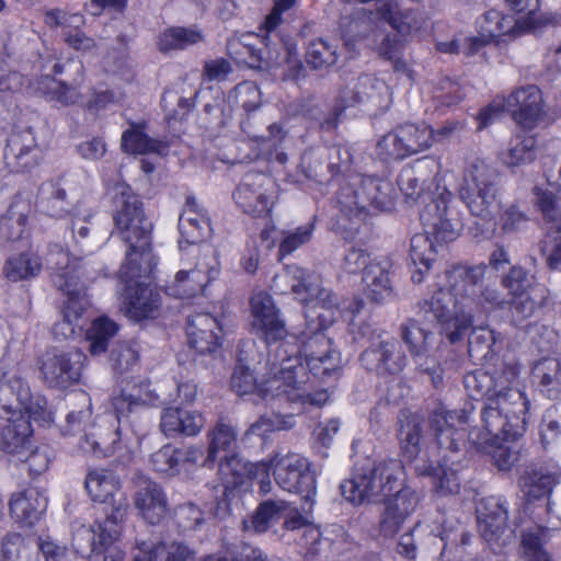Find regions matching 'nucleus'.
Segmentation results:
<instances>
[{
	"label": "nucleus",
	"instance_id": "1",
	"mask_svg": "<svg viewBox=\"0 0 561 561\" xmlns=\"http://www.w3.org/2000/svg\"><path fill=\"white\" fill-rule=\"evenodd\" d=\"M519 366L501 362L488 370L478 369L463 377V385L473 399L485 400L482 410L483 430H471L468 439L479 448L491 451L496 467L511 470L519 459L514 442L523 435L528 401L517 388Z\"/></svg>",
	"mask_w": 561,
	"mask_h": 561
},
{
	"label": "nucleus",
	"instance_id": "2",
	"mask_svg": "<svg viewBox=\"0 0 561 561\" xmlns=\"http://www.w3.org/2000/svg\"><path fill=\"white\" fill-rule=\"evenodd\" d=\"M469 423L466 411H435L431 428L435 442L428 443L425 423L416 414L402 413L400 416L399 442L403 457L413 465L419 476L432 479L434 492L439 496L456 494L460 490L457 472L447 463L465 444Z\"/></svg>",
	"mask_w": 561,
	"mask_h": 561
},
{
	"label": "nucleus",
	"instance_id": "3",
	"mask_svg": "<svg viewBox=\"0 0 561 561\" xmlns=\"http://www.w3.org/2000/svg\"><path fill=\"white\" fill-rule=\"evenodd\" d=\"M486 271L483 264L456 265L439 275L430 299L421 305L425 319L436 320L450 342H456L479 319L492 310L502 308L504 299L491 287H482Z\"/></svg>",
	"mask_w": 561,
	"mask_h": 561
},
{
	"label": "nucleus",
	"instance_id": "4",
	"mask_svg": "<svg viewBox=\"0 0 561 561\" xmlns=\"http://www.w3.org/2000/svg\"><path fill=\"white\" fill-rule=\"evenodd\" d=\"M234 477L230 483L244 484L247 481L256 480L261 493H268L272 490L273 474L276 484L284 491L296 493L301 496V510L309 513L317 495L316 477L310 470L309 460L296 453L274 454L266 460L259 462H242L238 458L222 465V474Z\"/></svg>",
	"mask_w": 561,
	"mask_h": 561
},
{
	"label": "nucleus",
	"instance_id": "5",
	"mask_svg": "<svg viewBox=\"0 0 561 561\" xmlns=\"http://www.w3.org/2000/svg\"><path fill=\"white\" fill-rule=\"evenodd\" d=\"M85 490L95 502L112 503L103 523H96L91 528H82L77 536L88 535L91 540L89 561H123L125 551L119 545L122 523L128 508V499L121 492V481L110 469L94 468L85 477Z\"/></svg>",
	"mask_w": 561,
	"mask_h": 561
},
{
	"label": "nucleus",
	"instance_id": "6",
	"mask_svg": "<svg viewBox=\"0 0 561 561\" xmlns=\"http://www.w3.org/2000/svg\"><path fill=\"white\" fill-rule=\"evenodd\" d=\"M438 198L421 213L423 233L411 238L410 256L416 267L412 273L413 283H422L424 274L434 262L438 249L454 241L459 234V214L455 208L453 193L437 186Z\"/></svg>",
	"mask_w": 561,
	"mask_h": 561
},
{
	"label": "nucleus",
	"instance_id": "7",
	"mask_svg": "<svg viewBox=\"0 0 561 561\" xmlns=\"http://www.w3.org/2000/svg\"><path fill=\"white\" fill-rule=\"evenodd\" d=\"M116 204L115 224L122 239L128 244L121 276L129 277L130 265H138L140 276L152 273L157 259L150 249L151 224L146 219L141 203L126 183L113 188Z\"/></svg>",
	"mask_w": 561,
	"mask_h": 561
},
{
	"label": "nucleus",
	"instance_id": "8",
	"mask_svg": "<svg viewBox=\"0 0 561 561\" xmlns=\"http://www.w3.org/2000/svg\"><path fill=\"white\" fill-rule=\"evenodd\" d=\"M274 288L282 294L293 293L306 305L305 317L307 335L322 333L341 313L336 297L331 290L321 287L319 278L296 265H288L274 278Z\"/></svg>",
	"mask_w": 561,
	"mask_h": 561
},
{
	"label": "nucleus",
	"instance_id": "9",
	"mask_svg": "<svg viewBox=\"0 0 561 561\" xmlns=\"http://www.w3.org/2000/svg\"><path fill=\"white\" fill-rule=\"evenodd\" d=\"M287 343L279 344L268 359L267 377L260 382L249 367L238 365L231 376V388L239 396L257 393L263 399L280 400L283 385L293 386L291 373H296L295 382L302 385L308 374L299 358L287 355Z\"/></svg>",
	"mask_w": 561,
	"mask_h": 561
},
{
	"label": "nucleus",
	"instance_id": "10",
	"mask_svg": "<svg viewBox=\"0 0 561 561\" xmlns=\"http://www.w3.org/2000/svg\"><path fill=\"white\" fill-rule=\"evenodd\" d=\"M47 263L56 272L54 283L67 296L62 320L54 325L53 333L59 340H68L82 330L85 322L83 313L90 301L79 282L78 265L66 250L55 247L47 256Z\"/></svg>",
	"mask_w": 561,
	"mask_h": 561
},
{
	"label": "nucleus",
	"instance_id": "11",
	"mask_svg": "<svg viewBox=\"0 0 561 561\" xmlns=\"http://www.w3.org/2000/svg\"><path fill=\"white\" fill-rule=\"evenodd\" d=\"M404 482L400 461L388 460L371 468H357L341 484L342 495L351 503L360 505L389 496Z\"/></svg>",
	"mask_w": 561,
	"mask_h": 561
},
{
	"label": "nucleus",
	"instance_id": "12",
	"mask_svg": "<svg viewBox=\"0 0 561 561\" xmlns=\"http://www.w3.org/2000/svg\"><path fill=\"white\" fill-rule=\"evenodd\" d=\"M496 173L483 160L472 159L466 162L457 181L460 199L473 216L493 221L499 210L496 201Z\"/></svg>",
	"mask_w": 561,
	"mask_h": 561
},
{
	"label": "nucleus",
	"instance_id": "13",
	"mask_svg": "<svg viewBox=\"0 0 561 561\" xmlns=\"http://www.w3.org/2000/svg\"><path fill=\"white\" fill-rule=\"evenodd\" d=\"M192 261L182 260V267L165 285V293L179 299H190L206 295L208 286L220 275V261L209 247L203 252L193 248Z\"/></svg>",
	"mask_w": 561,
	"mask_h": 561
},
{
	"label": "nucleus",
	"instance_id": "14",
	"mask_svg": "<svg viewBox=\"0 0 561 561\" xmlns=\"http://www.w3.org/2000/svg\"><path fill=\"white\" fill-rule=\"evenodd\" d=\"M394 198L396 190L390 181L365 176L355 178L351 184L343 186L337 201L342 213L357 217L370 208L390 210Z\"/></svg>",
	"mask_w": 561,
	"mask_h": 561
},
{
	"label": "nucleus",
	"instance_id": "15",
	"mask_svg": "<svg viewBox=\"0 0 561 561\" xmlns=\"http://www.w3.org/2000/svg\"><path fill=\"white\" fill-rule=\"evenodd\" d=\"M287 355L299 358L310 378L335 377L342 368L340 352L323 333H301L291 342Z\"/></svg>",
	"mask_w": 561,
	"mask_h": 561
},
{
	"label": "nucleus",
	"instance_id": "16",
	"mask_svg": "<svg viewBox=\"0 0 561 561\" xmlns=\"http://www.w3.org/2000/svg\"><path fill=\"white\" fill-rule=\"evenodd\" d=\"M295 4L296 0H275L274 8L264 22V31L266 32L263 39L264 47L257 51L250 46L247 47L252 58L250 61L251 67L270 70L285 62L291 71L288 77L295 78L299 73L301 62L296 50L293 47L284 46L278 43L272 44L271 39V33L282 22V14L291 9Z\"/></svg>",
	"mask_w": 561,
	"mask_h": 561
},
{
	"label": "nucleus",
	"instance_id": "17",
	"mask_svg": "<svg viewBox=\"0 0 561 561\" xmlns=\"http://www.w3.org/2000/svg\"><path fill=\"white\" fill-rule=\"evenodd\" d=\"M435 142L434 130L425 123H404L380 137L377 154L383 160L417 154Z\"/></svg>",
	"mask_w": 561,
	"mask_h": 561
},
{
	"label": "nucleus",
	"instance_id": "18",
	"mask_svg": "<svg viewBox=\"0 0 561 561\" xmlns=\"http://www.w3.org/2000/svg\"><path fill=\"white\" fill-rule=\"evenodd\" d=\"M502 283L512 296L511 321L516 327L535 316L546 304L547 289L542 285H534L522 267H512Z\"/></svg>",
	"mask_w": 561,
	"mask_h": 561
},
{
	"label": "nucleus",
	"instance_id": "19",
	"mask_svg": "<svg viewBox=\"0 0 561 561\" xmlns=\"http://www.w3.org/2000/svg\"><path fill=\"white\" fill-rule=\"evenodd\" d=\"M150 274L140 276L138 265H130L129 277L119 279L125 284L122 309L126 317L134 321L156 318L159 314L161 297L159 291L151 286Z\"/></svg>",
	"mask_w": 561,
	"mask_h": 561
},
{
	"label": "nucleus",
	"instance_id": "20",
	"mask_svg": "<svg viewBox=\"0 0 561 561\" xmlns=\"http://www.w3.org/2000/svg\"><path fill=\"white\" fill-rule=\"evenodd\" d=\"M478 36L470 38L471 49L476 51L481 45L508 41L517 35L536 30L537 25L530 22V18H519L502 10H489L477 21Z\"/></svg>",
	"mask_w": 561,
	"mask_h": 561
},
{
	"label": "nucleus",
	"instance_id": "21",
	"mask_svg": "<svg viewBox=\"0 0 561 561\" xmlns=\"http://www.w3.org/2000/svg\"><path fill=\"white\" fill-rule=\"evenodd\" d=\"M250 311L252 328L262 334L267 343L284 340L280 344L287 343L288 348L291 342L297 340L296 334L288 333L280 310L268 294H254L250 300Z\"/></svg>",
	"mask_w": 561,
	"mask_h": 561
},
{
	"label": "nucleus",
	"instance_id": "22",
	"mask_svg": "<svg viewBox=\"0 0 561 561\" xmlns=\"http://www.w3.org/2000/svg\"><path fill=\"white\" fill-rule=\"evenodd\" d=\"M104 417H100L96 424L85 431L79 443L80 450L95 457H107L116 453L121 456L129 455L138 443V438L134 435L123 437L119 424L111 431L104 428Z\"/></svg>",
	"mask_w": 561,
	"mask_h": 561
},
{
	"label": "nucleus",
	"instance_id": "23",
	"mask_svg": "<svg viewBox=\"0 0 561 561\" xmlns=\"http://www.w3.org/2000/svg\"><path fill=\"white\" fill-rule=\"evenodd\" d=\"M237 205L253 217L268 215L275 198L276 185L273 179L262 173H248L234 195Z\"/></svg>",
	"mask_w": 561,
	"mask_h": 561
},
{
	"label": "nucleus",
	"instance_id": "24",
	"mask_svg": "<svg viewBox=\"0 0 561 561\" xmlns=\"http://www.w3.org/2000/svg\"><path fill=\"white\" fill-rule=\"evenodd\" d=\"M344 107L360 105L371 112L383 111L391 103V93L385 81L364 75L350 80L340 92Z\"/></svg>",
	"mask_w": 561,
	"mask_h": 561
},
{
	"label": "nucleus",
	"instance_id": "25",
	"mask_svg": "<svg viewBox=\"0 0 561 561\" xmlns=\"http://www.w3.org/2000/svg\"><path fill=\"white\" fill-rule=\"evenodd\" d=\"M0 393L4 396V404L21 405L35 421L49 423L51 411L47 409V401L41 396L33 397L27 385L18 377L15 371L7 370L4 363H0Z\"/></svg>",
	"mask_w": 561,
	"mask_h": 561
},
{
	"label": "nucleus",
	"instance_id": "26",
	"mask_svg": "<svg viewBox=\"0 0 561 561\" xmlns=\"http://www.w3.org/2000/svg\"><path fill=\"white\" fill-rule=\"evenodd\" d=\"M2 410L8 414L9 424L0 431V449L16 457L24 456L31 447V420L41 425H49L53 422L35 421L23 407L12 403L2 405Z\"/></svg>",
	"mask_w": 561,
	"mask_h": 561
},
{
	"label": "nucleus",
	"instance_id": "27",
	"mask_svg": "<svg viewBox=\"0 0 561 561\" xmlns=\"http://www.w3.org/2000/svg\"><path fill=\"white\" fill-rule=\"evenodd\" d=\"M85 355L79 350L48 351L42 359L41 371L50 387H67L79 381Z\"/></svg>",
	"mask_w": 561,
	"mask_h": 561
},
{
	"label": "nucleus",
	"instance_id": "28",
	"mask_svg": "<svg viewBox=\"0 0 561 561\" xmlns=\"http://www.w3.org/2000/svg\"><path fill=\"white\" fill-rule=\"evenodd\" d=\"M123 387L119 393L113 396L111 408L116 422L121 425L129 415L141 408L154 404L158 396L150 389V385L136 376H125L121 380Z\"/></svg>",
	"mask_w": 561,
	"mask_h": 561
},
{
	"label": "nucleus",
	"instance_id": "29",
	"mask_svg": "<svg viewBox=\"0 0 561 561\" xmlns=\"http://www.w3.org/2000/svg\"><path fill=\"white\" fill-rule=\"evenodd\" d=\"M208 449L207 457L205 459V466H211L216 459L220 456L221 461L219 463V476L224 484L225 492L234 488L241 486L242 484L230 483L234 477L230 471V474H222V465L231 460V458L241 459L234 451L238 445L237 432L228 424L222 422L217 423L208 433Z\"/></svg>",
	"mask_w": 561,
	"mask_h": 561
},
{
	"label": "nucleus",
	"instance_id": "30",
	"mask_svg": "<svg viewBox=\"0 0 561 561\" xmlns=\"http://www.w3.org/2000/svg\"><path fill=\"white\" fill-rule=\"evenodd\" d=\"M188 344L199 354H215L225 333L224 319L208 312L192 316L187 322Z\"/></svg>",
	"mask_w": 561,
	"mask_h": 561
},
{
	"label": "nucleus",
	"instance_id": "31",
	"mask_svg": "<svg viewBox=\"0 0 561 561\" xmlns=\"http://www.w3.org/2000/svg\"><path fill=\"white\" fill-rule=\"evenodd\" d=\"M385 510L379 522L380 533L393 537L419 504L416 492L402 483L389 496H385Z\"/></svg>",
	"mask_w": 561,
	"mask_h": 561
},
{
	"label": "nucleus",
	"instance_id": "32",
	"mask_svg": "<svg viewBox=\"0 0 561 561\" xmlns=\"http://www.w3.org/2000/svg\"><path fill=\"white\" fill-rule=\"evenodd\" d=\"M506 111L525 129L535 128L545 116L541 91L536 85H527L512 92L505 100Z\"/></svg>",
	"mask_w": 561,
	"mask_h": 561
},
{
	"label": "nucleus",
	"instance_id": "33",
	"mask_svg": "<svg viewBox=\"0 0 561 561\" xmlns=\"http://www.w3.org/2000/svg\"><path fill=\"white\" fill-rule=\"evenodd\" d=\"M43 150L36 142L32 130L11 135L8 140L5 159L15 172H30L43 161Z\"/></svg>",
	"mask_w": 561,
	"mask_h": 561
},
{
	"label": "nucleus",
	"instance_id": "34",
	"mask_svg": "<svg viewBox=\"0 0 561 561\" xmlns=\"http://www.w3.org/2000/svg\"><path fill=\"white\" fill-rule=\"evenodd\" d=\"M205 419L202 412L179 407L165 408L160 416V430L165 436H195L204 427Z\"/></svg>",
	"mask_w": 561,
	"mask_h": 561
},
{
	"label": "nucleus",
	"instance_id": "35",
	"mask_svg": "<svg viewBox=\"0 0 561 561\" xmlns=\"http://www.w3.org/2000/svg\"><path fill=\"white\" fill-rule=\"evenodd\" d=\"M135 507L149 524H158L168 513L165 493L158 483L145 480L135 494Z\"/></svg>",
	"mask_w": 561,
	"mask_h": 561
},
{
	"label": "nucleus",
	"instance_id": "36",
	"mask_svg": "<svg viewBox=\"0 0 561 561\" xmlns=\"http://www.w3.org/2000/svg\"><path fill=\"white\" fill-rule=\"evenodd\" d=\"M179 230L182 238L180 240L181 249H183L184 241L194 245L209 234L210 227L207 215L194 197L186 199L185 208L179 218Z\"/></svg>",
	"mask_w": 561,
	"mask_h": 561
},
{
	"label": "nucleus",
	"instance_id": "37",
	"mask_svg": "<svg viewBox=\"0 0 561 561\" xmlns=\"http://www.w3.org/2000/svg\"><path fill=\"white\" fill-rule=\"evenodd\" d=\"M560 479L561 469L559 465L550 461L527 471L520 480V485L528 499H540L550 494L553 488L559 484Z\"/></svg>",
	"mask_w": 561,
	"mask_h": 561
},
{
	"label": "nucleus",
	"instance_id": "38",
	"mask_svg": "<svg viewBox=\"0 0 561 561\" xmlns=\"http://www.w3.org/2000/svg\"><path fill=\"white\" fill-rule=\"evenodd\" d=\"M362 362L369 369L379 373L398 374L407 365V357L394 341L381 342L378 348H369L362 354Z\"/></svg>",
	"mask_w": 561,
	"mask_h": 561
},
{
	"label": "nucleus",
	"instance_id": "39",
	"mask_svg": "<svg viewBox=\"0 0 561 561\" xmlns=\"http://www.w3.org/2000/svg\"><path fill=\"white\" fill-rule=\"evenodd\" d=\"M12 518L23 525L32 526L46 508V499L37 489L30 488L14 493L9 503Z\"/></svg>",
	"mask_w": 561,
	"mask_h": 561
},
{
	"label": "nucleus",
	"instance_id": "40",
	"mask_svg": "<svg viewBox=\"0 0 561 561\" xmlns=\"http://www.w3.org/2000/svg\"><path fill=\"white\" fill-rule=\"evenodd\" d=\"M364 293L369 300L383 304L393 297L388 262H370L363 273Z\"/></svg>",
	"mask_w": 561,
	"mask_h": 561
},
{
	"label": "nucleus",
	"instance_id": "41",
	"mask_svg": "<svg viewBox=\"0 0 561 561\" xmlns=\"http://www.w3.org/2000/svg\"><path fill=\"white\" fill-rule=\"evenodd\" d=\"M398 184L408 201H421L422 203H425V207L434 199L438 198L437 186L447 188L437 178L432 179L424 188L423 184H420V178L412 168H405L402 170Z\"/></svg>",
	"mask_w": 561,
	"mask_h": 561
},
{
	"label": "nucleus",
	"instance_id": "42",
	"mask_svg": "<svg viewBox=\"0 0 561 561\" xmlns=\"http://www.w3.org/2000/svg\"><path fill=\"white\" fill-rule=\"evenodd\" d=\"M203 41V34L197 27L172 26L164 28L157 37V48L164 54L184 50Z\"/></svg>",
	"mask_w": 561,
	"mask_h": 561
},
{
	"label": "nucleus",
	"instance_id": "43",
	"mask_svg": "<svg viewBox=\"0 0 561 561\" xmlns=\"http://www.w3.org/2000/svg\"><path fill=\"white\" fill-rule=\"evenodd\" d=\"M540 391L552 400L561 399V359L543 358L534 368Z\"/></svg>",
	"mask_w": 561,
	"mask_h": 561
},
{
	"label": "nucleus",
	"instance_id": "44",
	"mask_svg": "<svg viewBox=\"0 0 561 561\" xmlns=\"http://www.w3.org/2000/svg\"><path fill=\"white\" fill-rule=\"evenodd\" d=\"M403 340L409 346L410 353L420 368L427 371L428 368H423L421 360L427 356L432 348L434 334L422 327L417 321L411 320L403 327Z\"/></svg>",
	"mask_w": 561,
	"mask_h": 561
},
{
	"label": "nucleus",
	"instance_id": "45",
	"mask_svg": "<svg viewBox=\"0 0 561 561\" xmlns=\"http://www.w3.org/2000/svg\"><path fill=\"white\" fill-rule=\"evenodd\" d=\"M122 148L125 152L133 154L159 153L163 154L168 148L167 144L149 138L144 131V126L133 124L122 135Z\"/></svg>",
	"mask_w": 561,
	"mask_h": 561
},
{
	"label": "nucleus",
	"instance_id": "46",
	"mask_svg": "<svg viewBox=\"0 0 561 561\" xmlns=\"http://www.w3.org/2000/svg\"><path fill=\"white\" fill-rule=\"evenodd\" d=\"M537 157V141L531 135H516L510 147L502 152L501 160L507 167H520L533 162Z\"/></svg>",
	"mask_w": 561,
	"mask_h": 561
},
{
	"label": "nucleus",
	"instance_id": "47",
	"mask_svg": "<svg viewBox=\"0 0 561 561\" xmlns=\"http://www.w3.org/2000/svg\"><path fill=\"white\" fill-rule=\"evenodd\" d=\"M118 324L107 317L95 319L87 330V340L92 355H101L106 352L108 342L117 334Z\"/></svg>",
	"mask_w": 561,
	"mask_h": 561
},
{
	"label": "nucleus",
	"instance_id": "48",
	"mask_svg": "<svg viewBox=\"0 0 561 561\" xmlns=\"http://www.w3.org/2000/svg\"><path fill=\"white\" fill-rule=\"evenodd\" d=\"M503 336L488 328H477L469 342V352L482 359L491 360L503 345Z\"/></svg>",
	"mask_w": 561,
	"mask_h": 561
},
{
	"label": "nucleus",
	"instance_id": "49",
	"mask_svg": "<svg viewBox=\"0 0 561 561\" xmlns=\"http://www.w3.org/2000/svg\"><path fill=\"white\" fill-rule=\"evenodd\" d=\"M42 270L39 257L33 252L12 255L8 259L4 273L11 280H21L36 276Z\"/></svg>",
	"mask_w": 561,
	"mask_h": 561
},
{
	"label": "nucleus",
	"instance_id": "50",
	"mask_svg": "<svg viewBox=\"0 0 561 561\" xmlns=\"http://www.w3.org/2000/svg\"><path fill=\"white\" fill-rule=\"evenodd\" d=\"M288 504L282 500H271L262 503L251 520H244L243 526L247 530L254 533H264L270 526L279 518L280 514L286 511Z\"/></svg>",
	"mask_w": 561,
	"mask_h": 561
},
{
	"label": "nucleus",
	"instance_id": "51",
	"mask_svg": "<svg viewBox=\"0 0 561 561\" xmlns=\"http://www.w3.org/2000/svg\"><path fill=\"white\" fill-rule=\"evenodd\" d=\"M308 374V380L302 385H297L296 382H291L293 386L283 385L282 388V399L279 401H286L291 403L301 402L302 404L309 402L311 404L321 407L325 404L330 398L327 390L316 391L314 393H310L307 391L306 386L311 381V378ZM293 377V381H295L296 373L290 374Z\"/></svg>",
	"mask_w": 561,
	"mask_h": 561
},
{
	"label": "nucleus",
	"instance_id": "52",
	"mask_svg": "<svg viewBox=\"0 0 561 561\" xmlns=\"http://www.w3.org/2000/svg\"><path fill=\"white\" fill-rule=\"evenodd\" d=\"M376 37H381V41L374 45V49L377 50L381 57L393 60L394 71L405 75L408 79L412 81L413 71L405 61L398 58L403 47L402 41L398 39L396 36L391 37L390 35L376 34Z\"/></svg>",
	"mask_w": 561,
	"mask_h": 561
},
{
	"label": "nucleus",
	"instance_id": "53",
	"mask_svg": "<svg viewBox=\"0 0 561 561\" xmlns=\"http://www.w3.org/2000/svg\"><path fill=\"white\" fill-rule=\"evenodd\" d=\"M227 102L232 108L252 112L261 104V91L254 82L245 81L229 93Z\"/></svg>",
	"mask_w": 561,
	"mask_h": 561
},
{
	"label": "nucleus",
	"instance_id": "54",
	"mask_svg": "<svg viewBox=\"0 0 561 561\" xmlns=\"http://www.w3.org/2000/svg\"><path fill=\"white\" fill-rule=\"evenodd\" d=\"M538 206L549 229L561 232V196L557 197L551 190L535 188Z\"/></svg>",
	"mask_w": 561,
	"mask_h": 561
},
{
	"label": "nucleus",
	"instance_id": "55",
	"mask_svg": "<svg viewBox=\"0 0 561 561\" xmlns=\"http://www.w3.org/2000/svg\"><path fill=\"white\" fill-rule=\"evenodd\" d=\"M306 58L314 69H321L336 62V49L327 41L318 38L310 43Z\"/></svg>",
	"mask_w": 561,
	"mask_h": 561
},
{
	"label": "nucleus",
	"instance_id": "56",
	"mask_svg": "<svg viewBox=\"0 0 561 561\" xmlns=\"http://www.w3.org/2000/svg\"><path fill=\"white\" fill-rule=\"evenodd\" d=\"M150 462L153 470L162 474L175 476L182 471L178 448L171 445H165L152 454Z\"/></svg>",
	"mask_w": 561,
	"mask_h": 561
},
{
	"label": "nucleus",
	"instance_id": "57",
	"mask_svg": "<svg viewBox=\"0 0 561 561\" xmlns=\"http://www.w3.org/2000/svg\"><path fill=\"white\" fill-rule=\"evenodd\" d=\"M142 543L148 548L150 559H156V561H186L193 556V551L187 546L179 542L170 545Z\"/></svg>",
	"mask_w": 561,
	"mask_h": 561
},
{
	"label": "nucleus",
	"instance_id": "58",
	"mask_svg": "<svg viewBox=\"0 0 561 561\" xmlns=\"http://www.w3.org/2000/svg\"><path fill=\"white\" fill-rule=\"evenodd\" d=\"M295 424L291 414H273L272 416L263 415L256 422L251 424L245 436L256 435L264 437L273 431H282L293 427Z\"/></svg>",
	"mask_w": 561,
	"mask_h": 561
},
{
	"label": "nucleus",
	"instance_id": "59",
	"mask_svg": "<svg viewBox=\"0 0 561 561\" xmlns=\"http://www.w3.org/2000/svg\"><path fill=\"white\" fill-rule=\"evenodd\" d=\"M314 230L313 222H307L296 229L287 230L283 232V238L279 243L280 256L288 255L308 243L312 237Z\"/></svg>",
	"mask_w": 561,
	"mask_h": 561
},
{
	"label": "nucleus",
	"instance_id": "60",
	"mask_svg": "<svg viewBox=\"0 0 561 561\" xmlns=\"http://www.w3.org/2000/svg\"><path fill=\"white\" fill-rule=\"evenodd\" d=\"M545 531L542 528H536L535 531L528 530L523 535L522 549L523 558L526 561H551L548 553L542 549Z\"/></svg>",
	"mask_w": 561,
	"mask_h": 561
},
{
	"label": "nucleus",
	"instance_id": "61",
	"mask_svg": "<svg viewBox=\"0 0 561 561\" xmlns=\"http://www.w3.org/2000/svg\"><path fill=\"white\" fill-rule=\"evenodd\" d=\"M299 546L305 550L306 554L317 556L321 551L331 547V541L323 538L318 526L307 525L300 533Z\"/></svg>",
	"mask_w": 561,
	"mask_h": 561
},
{
	"label": "nucleus",
	"instance_id": "62",
	"mask_svg": "<svg viewBox=\"0 0 561 561\" xmlns=\"http://www.w3.org/2000/svg\"><path fill=\"white\" fill-rule=\"evenodd\" d=\"M112 362L115 371L123 376L137 366V351L129 344L119 345L112 352Z\"/></svg>",
	"mask_w": 561,
	"mask_h": 561
},
{
	"label": "nucleus",
	"instance_id": "63",
	"mask_svg": "<svg viewBox=\"0 0 561 561\" xmlns=\"http://www.w3.org/2000/svg\"><path fill=\"white\" fill-rule=\"evenodd\" d=\"M19 460L26 463L31 474L39 476L44 473L50 463V457L46 447L35 448L28 450L22 457H18Z\"/></svg>",
	"mask_w": 561,
	"mask_h": 561
},
{
	"label": "nucleus",
	"instance_id": "64",
	"mask_svg": "<svg viewBox=\"0 0 561 561\" xmlns=\"http://www.w3.org/2000/svg\"><path fill=\"white\" fill-rule=\"evenodd\" d=\"M65 42L73 49L81 51L82 54H93L98 51V45L95 41L88 37L80 31H67L65 32Z\"/></svg>",
	"mask_w": 561,
	"mask_h": 561
}]
</instances>
